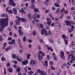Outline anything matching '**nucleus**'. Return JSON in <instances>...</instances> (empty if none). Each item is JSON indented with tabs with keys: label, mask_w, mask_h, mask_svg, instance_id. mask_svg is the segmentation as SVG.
I'll return each mask as SVG.
<instances>
[{
	"label": "nucleus",
	"mask_w": 75,
	"mask_h": 75,
	"mask_svg": "<svg viewBox=\"0 0 75 75\" xmlns=\"http://www.w3.org/2000/svg\"><path fill=\"white\" fill-rule=\"evenodd\" d=\"M8 71L9 72H12L13 71V69L11 67H9L8 68Z\"/></svg>",
	"instance_id": "nucleus-14"
},
{
	"label": "nucleus",
	"mask_w": 75,
	"mask_h": 75,
	"mask_svg": "<svg viewBox=\"0 0 75 75\" xmlns=\"http://www.w3.org/2000/svg\"><path fill=\"white\" fill-rule=\"evenodd\" d=\"M64 13L65 14H68V11H64Z\"/></svg>",
	"instance_id": "nucleus-60"
},
{
	"label": "nucleus",
	"mask_w": 75,
	"mask_h": 75,
	"mask_svg": "<svg viewBox=\"0 0 75 75\" xmlns=\"http://www.w3.org/2000/svg\"><path fill=\"white\" fill-rule=\"evenodd\" d=\"M10 66V63H7L6 64V66L7 67H9Z\"/></svg>",
	"instance_id": "nucleus-48"
},
{
	"label": "nucleus",
	"mask_w": 75,
	"mask_h": 75,
	"mask_svg": "<svg viewBox=\"0 0 75 75\" xmlns=\"http://www.w3.org/2000/svg\"><path fill=\"white\" fill-rule=\"evenodd\" d=\"M45 13H49V11L48 10H46L45 11Z\"/></svg>",
	"instance_id": "nucleus-56"
},
{
	"label": "nucleus",
	"mask_w": 75,
	"mask_h": 75,
	"mask_svg": "<svg viewBox=\"0 0 75 75\" xmlns=\"http://www.w3.org/2000/svg\"><path fill=\"white\" fill-rule=\"evenodd\" d=\"M23 40V41L24 42H25V41H27V40H26V37H25V36H24Z\"/></svg>",
	"instance_id": "nucleus-30"
},
{
	"label": "nucleus",
	"mask_w": 75,
	"mask_h": 75,
	"mask_svg": "<svg viewBox=\"0 0 75 75\" xmlns=\"http://www.w3.org/2000/svg\"><path fill=\"white\" fill-rule=\"evenodd\" d=\"M31 1L32 3H35V0H31Z\"/></svg>",
	"instance_id": "nucleus-63"
},
{
	"label": "nucleus",
	"mask_w": 75,
	"mask_h": 75,
	"mask_svg": "<svg viewBox=\"0 0 75 75\" xmlns=\"http://www.w3.org/2000/svg\"><path fill=\"white\" fill-rule=\"evenodd\" d=\"M47 48L48 50H51V52H53V49L52 48V47H49L47 46Z\"/></svg>",
	"instance_id": "nucleus-20"
},
{
	"label": "nucleus",
	"mask_w": 75,
	"mask_h": 75,
	"mask_svg": "<svg viewBox=\"0 0 75 75\" xmlns=\"http://www.w3.org/2000/svg\"><path fill=\"white\" fill-rule=\"evenodd\" d=\"M8 13H10V14H12L13 13V11L11 10H9V11H8Z\"/></svg>",
	"instance_id": "nucleus-34"
},
{
	"label": "nucleus",
	"mask_w": 75,
	"mask_h": 75,
	"mask_svg": "<svg viewBox=\"0 0 75 75\" xmlns=\"http://www.w3.org/2000/svg\"><path fill=\"white\" fill-rule=\"evenodd\" d=\"M31 61H30V65H32V66L33 65V64H34V65H35V61L33 59H31Z\"/></svg>",
	"instance_id": "nucleus-9"
},
{
	"label": "nucleus",
	"mask_w": 75,
	"mask_h": 75,
	"mask_svg": "<svg viewBox=\"0 0 75 75\" xmlns=\"http://www.w3.org/2000/svg\"><path fill=\"white\" fill-rule=\"evenodd\" d=\"M22 63L23 65H27L28 64V60H25L22 62Z\"/></svg>",
	"instance_id": "nucleus-12"
},
{
	"label": "nucleus",
	"mask_w": 75,
	"mask_h": 75,
	"mask_svg": "<svg viewBox=\"0 0 75 75\" xmlns=\"http://www.w3.org/2000/svg\"><path fill=\"white\" fill-rule=\"evenodd\" d=\"M2 23H3L2 26H8V18H7L6 19L3 18L2 19Z\"/></svg>",
	"instance_id": "nucleus-1"
},
{
	"label": "nucleus",
	"mask_w": 75,
	"mask_h": 75,
	"mask_svg": "<svg viewBox=\"0 0 75 75\" xmlns=\"http://www.w3.org/2000/svg\"><path fill=\"white\" fill-rule=\"evenodd\" d=\"M38 47L39 50H41V46L40 45H38Z\"/></svg>",
	"instance_id": "nucleus-55"
},
{
	"label": "nucleus",
	"mask_w": 75,
	"mask_h": 75,
	"mask_svg": "<svg viewBox=\"0 0 75 75\" xmlns=\"http://www.w3.org/2000/svg\"><path fill=\"white\" fill-rule=\"evenodd\" d=\"M38 59L39 61H41V59L42 58V57L41 55H40V54L39 53L38 56Z\"/></svg>",
	"instance_id": "nucleus-13"
},
{
	"label": "nucleus",
	"mask_w": 75,
	"mask_h": 75,
	"mask_svg": "<svg viewBox=\"0 0 75 75\" xmlns=\"http://www.w3.org/2000/svg\"><path fill=\"white\" fill-rule=\"evenodd\" d=\"M41 33L42 35H44L45 34V35L46 36L48 35L49 34L47 32V31L45 29H42L41 31Z\"/></svg>",
	"instance_id": "nucleus-2"
},
{
	"label": "nucleus",
	"mask_w": 75,
	"mask_h": 75,
	"mask_svg": "<svg viewBox=\"0 0 75 75\" xmlns=\"http://www.w3.org/2000/svg\"><path fill=\"white\" fill-rule=\"evenodd\" d=\"M20 21L18 20H15V23H16V24L17 25H20Z\"/></svg>",
	"instance_id": "nucleus-16"
},
{
	"label": "nucleus",
	"mask_w": 75,
	"mask_h": 75,
	"mask_svg": "<svg viewBox=\"0 0 75 75\" xmlns=\"http://www.w3.org/2000/svg\"><path fill=\"white\" fill-rule=\"evenodd\" d=\"M1 60L2 61H5L6 60V59L4 58V57H2L1 58Z\"/></svg>",
	"instance_id": "nucleus-31"
},
{
	"label": "nucleus",
	"mask_w": 75,
	"mask_h": 75,
	"mask_svg": "<svg viewBox=\"0 0 75 75\" xmlns=\"http://www.w3.org/2000/svg\"><path fill=\"white\" fill-rule=\"evenodd\" d=\"M28 41L29 43H31V42H33V40L31 39H28Z\"/></svg>",
	"instance_id": "nucleus-43"
},
{
	"label": "nucleus",
	"mask_w": 75,
	"mask_h": 75,
	"mask_svg": "<svg viewBox=\"0 0 75 75\" xmlns=\"http://www.w3.org/2000/svg\"><path fill=\"white\" fill-rule=\"evenodd\" d=\"M65 10V9L64 8H63L60 11V12L61 13H62L63 11H64Z\"/></svg>",
	"instance_id": "nucleus-59"
},
{
	"label": "nucleus",
	"mask_w": 75,
	"mask_h": 75,
	"mask_svg": "<svg viewBox=\"0 0 75 75\" xmlns=\"http://www.w3.org/2000/svg\"><path fill=\"white\" fill-rule=\"evenodd\" d=\"M49 41L50 43H53V40H49Z\"/></svg>",
	"instance_id": "nucleus-51"
},
{
	"label": "nucleus",
	"mask_w": 75,
	"mask_h": 75,
	"mask_svg": "<svg viewBox=\"0 0 75 75\" xmlns=\"http://www.w3.org/2000/svg\"><path fill=\"white\" fill-rule=\"evenodd\" d=\"M7 44V43L6 42H5L4 43V47H6V45Z\"/></svg>",
	"instance_id": "nucleus-38"
},
{
	"label": "nucleus",
	"mask_w": 75,
	"mask_h": 75,
	"mask_svg": "<svg viewBox=\"0 0 75 75\" xmlns=\"http://www.w3.org/2000/svg\"><path fill=\"white\" fill-rule=\"evenodd\" d=\"M49 16L50 17H52V14L51 13H49Z\"/></svg>",
	"instance_id": "nucleus-50"
},
{
	"label": "nucleus",
	"mask_w": 75,
	"mask_h": 75,
	"mask_svg": "<svg viewBox=\"0 0 75 75\" xmlns=\"http://www.w3.org/2000/svg\"><path fill=\"white\" fill-rule=\"evenodd\" d=\"M40 28H42V29H44V25H43L42 24V23H41L40 25Z\"/></svg>",
	"instance_id": "nucleus-26"
},
{
	"label": "nucleus",
	"mask_w": 75,
	"mask_h": 75,
	"mask_svg": "<svg viewBox=\"0 0 75 75\" xmlns=\"http://www.w3.org/2000/svg\"><path fill=\"white\" fill-rule=\"evenodd\" d=\"M65 22L66 23V25L67 26H69V25L71 24V23H70L68 20L65 21Z\"/></svg>",
	"instance_id": "nucleus-8"
},
{
	"label": "nucleus",
	"mask_w": 75,
	"mask_h": 75,
	"mask_svg": "<svg viewBox=\"0 0 75 75\" xmlns=\"http://www.w3.org/2000/svg\"><path fill=\"white\" fill-rule=\"evenodd\" d=\"M60 56H61L62 59H64V52L63 51H61V52Z\"/></svg>",
	"instance_id": "nucleus-11"
},
{
	"label": "nucleus",
	"mask_w": 75,
	"mask_h": 75,
	"mask_svg": "<svg viewBox=\"0 0 75 75\" xmlns=\"http://www.w3.org/2000/svg\"><path fill=\"white\" fill-rule=\"evenodd\" d=\"M62 37L64 39H65V38H66V39H67V37L66 35H65L64 34L62 35Z\"/></svg>",
	"instance_id": "nucleus-22"
},
{
	"label": "nucleus",
	"mask_w": 75,
	"mask_h": 75,
	"mask_svg": "<svg viewBox=\"0 0 75 75\" xmlns=\"http://www.w3.org/2000/svg\"><path fill=\"white\" fill-rule=\"evenodd\" d=\"M64 41L65 42V44H66V45H67L68 44V40H66L65 39H64Z\"/></svg>",
	"instance_id": "nucleus-29"
},
{
	"label": "nucleus",
	"mask_w": 75,
	"mask_h": 75,
	"mask_svg": "<svg viewBox=\"0 0 75 75\" xmlns=\"http://www.w3.org/2000/svg\"><path fill=\"white\" fill-rule=\"evenodd\" d=\"M12 10H13V14H14L15 15H16L17 14V8H13L12 9Z\"/></svg>",
	"instance_id": "nucleus-4"
},
{
	"label": "nucleus",
	"mask_w": 75,
	"mask_h": 75,
	"mask_svg": "<svg viewBox=\"0 0 75 75\" xmlns=\"http://www.w3.org/2000/svg\"><path fill=\"white\" fill-rule=\"evenodd\" d=\"M33 17L35 19L38 18H40V16L39 14H38L37 16L35 14H34L33 15Z\"/></svg>",
	"instance_id": "nucleus-7"
},
{
	"label": "nucleus",
	"mask_w": 75,
	"mask_h": 75,
	"mask_svg": "<svg viewBox=\"0 0 75 75\" xmlns=\"http://www.w3.org/2000/svg\"><path fill=\"white\" fill-rule=\"evenodd\" d=\"M73 50H71L70 51L71 53H74L75 52V51H74V48H73Z\"/></svg>",
	"instance_id": "nucleus-49"
},
{
	"label": "nucleus",
	"mask_w": 75,
	"mask_h": 75,
	"mask_svg": "<svg viewBox=\"0 0 75 75\" xmlns=\"http://www.w3.org/2000/svg\"><path fill=\"white\" fill-rule=\"evenodd\" d=\"M3 21L2 20H1V22H0V26H2L3 25Z\"/></svg>",
	"instance_id": "nucleus-44"
},
{
	"label": "nucleus",
	"mask_w": 75,
	"mask_h": 75,
	"mask_svg": "<svg viewBox=\"0 0 75 75\" xmlns=\"http://www.w3.org/2000/svg\"><path fill=\"white\" fill-rule=\"evenodd\" d=\"M39 41L40 42H43V40L42 39H40Z\"/></svg>",
	"instance_id": "nucleus-45"
},
{
	"label": "nucleus",
	"mask_w": 75,
	"mask_h": 75,
	"mask_svg": "<svg viewBox=\"0 0 75 75\" xmlns=\"http://www.w3.org/2000/svg\"><path fill=\"white\" fill-rule=\"evenodd\" d=\"M5 28V26H1L0 27V32L1 33H3L4 31V28Z\"/></svg>",
	"instance_id": "nucleus-5"
},
{
	"label": "nucleus",
	"mask_w": 75,
	"mask_h": 75,
	"mask_svg": "<svg viewBox=\"0 0 75 75\" xmlns=\"http://www.w3.org/2000/svg\"><path fill=\"white\" fill-rule=\"evenodd\" d=\"M18 33L20 36H23V32L21 29L18 30Z\"/></svg>",
	"instance_id": "nucleus-10"
},
{
	"label": "nucleus",
	"mask_w": 75,
	"mask_h": 75,
	"mask_svg": "<svg viewBox=\"0 0 75 75\" xmlns=\"http://www.w3.org/2000/svg\"><path fill=\"white\" fill-rule=\"evenodd\" d=\"M15 40L14 39H13L11 41V44H12V45H13V44L15 43Z\"/></svg>",
	"instance_id": "nucleus-28"
},
{
	"label": "nucleus",
	"mask_w": 75,
	"mask_h": 75,
	"mask_svg": "<svg viewBox=\"0 0 75 75\" xmlns=\"http://www.w3.org/2000/svg\"><path fill=\"white\" fill-rule=\"evenodd\" d=\"M54 5L55 6H56V7H60V5H59L58 3H55L54 4Z\"/></svg>",
	"instance_id": "nucleus-23"
},
{
	"label": "nucleus",
	"mask_w": 75,
	"mask_h": 75,
	"mask_svg": "<svg viewBox=\"0 0 75 75\" xmlns=\"http://www.w3.org/2000/svg\"><path fill=\"white\" fill-rule=\"evenodd\" d=\"M39 11V9L38 8H34V11L35 13H38Z\"/></svg>",
	"instance_id": "nucleus-19"
},
{
	"label": "nucleus",
	"mask_w": 75,
	"mask_h": 75,
	"mask_svg": "<svg viewBox=\"0 0 75 75\" xmlns=\"http://www.w3.org/2000/svg\"><path fill=\"white\" fill-rule=\"evenodd\" d=\"M32 22L33 23V25H35V20H33L32 21Z\"/></svg>",
	"instance_id": "nucleus-46"
},
{
	"label": "nucleus",
	"mask_w": 75,
	"mask_h": 75,
	"mask_svg": "<svg viewBox=\"0 0 75 75\" xmlns=\"http://www.w3.org/2000/svg\"><path fill=\"white\" fill-rule=\"evenodd\" d=\"M12 57L13 58H14V59L16 58L17 57V56H16V55L15 54H12Z\"/></svg>",
	"instance_id": "nucleus-24"
},
{
	"label": "nucleus",
	"mask_w": 75,
	"mask_h": 75,
	"mask_svg": "<svg viewBox=\"0 0 75 75\" xmlns=\"http://www.w3.org/2000/svg\"><path fill=\"white\" fill-rule=\"evenodd\" d=\"M50 67L51 68V69L52 70H55V67H53V66H52V65Z\"/></svg>",
	"instance_id": "nucleus-33"
},
{
	"label": "nucleus",
	"mask_w": 75,
	"mask_h": 75,
	"mask_svg": "<svg viewBox=\"0 0 75 75\" xmlns=\"http://www.w3.org/2000/svg\"><path fill=\"white\" fill-rule=\"evenodd\" d=\"M32 34L33 35H35L36 34V32L35 31H33L32 32Z\"/></svg>",
	"instance_id": "nucleus-35"
},
{
	"label": "nucleus",
	"mask_w": 75,
	"mask_h": 75,
	"mask_svg": "<svg viewBox=\"0 0 75 75\" xmlns=\"http://www.w3.org/2000/svg\"><path fill=\"white\" fill-rule=\"evenodd\" d=\"M42 71H41L40 70V69L37 70V72H38V73H40Z\"/></svg>",
	"instance_id": "nucleus-53"
},
{
	"label": "nucleus",
	"mask_w": 75,
	"mask_h": 75,
	"mask_svg": "<svg viewBox=\"0 0 75 75\" xmlns=\"http://www.w3.org/2000/svg\"><path fill=\"white\" fill-rule=\"evenodd\" d=\"M46 75L44 71H42L40 73V75Z\"/></svg>",
	"instance_id": "nucleus-18"
},
{
	"label": "nucleus",
	"mask_w": 75,
	"mask_h": 75,
	"mask_svg": "<svg viewBox=\"0 0 75 75\" xmlns=\"http://www.w3.org/2000/svg\"><path fill=\"white\" fill-rule=\"evenodd\" d=\"M50 55H47V58L48 60H49V61H50Z\"/></svg>",
	"instance_id": "nucleus-41"
},
{
	"label": "nucleus",
	"mask_w": 75,
	"mask_h": 75,
	"mask_svg": "<svg viewBox=\"0 0 75 75\" xmlns=\"http://www.w3.org/2000/svg\"><path fill=\"white\" fill-rule=\"evenodd\" d=\"M49 64H50V65H52L53 64V62L52 61L50 62Z\"/></svg>",
	"instance_id": "nucleus-58"
},
{
	"label": "nucleus",
	"mask_w": 75,
	"mask_h": 75,
	"mask_svg": "<svg viewBox=\"0 0 75 75\" xmlns=\"http://www.w3.org/2000/svg\"><path fill=\"white\" fill-rule=\"evenodd\" d=\"M16 70L17 72H19V71H20V68L18 66L16 68Z\"/></svg>",
	"instance_id": "nucleus-25"
},
{
	"label": "nucleus",
	"mask_w": 75,
	"mask_h": 75,
	"mask_svg": "<svg viewBox=\"0 0 75 75\" xmlns=\"http://www.w3.org/2000/svg\"><path fill=\"white\" fill-rule=\"evenodd\" d=\"M55 53H53L52 54L53 57L54 58H55Z\"/></svg>",
	"instance_id": "nucleus-52"
},
{
	"label": "nucleus",
	"mask_w": 75,
	"mask_h": 75,
	"mask_svg": "<svg viewBox=\"0 0 75 75\" xmlns=\"http://www.w3.org/2000/svg\"><path fill=\"white\" fill-rule=\"evenodd\" d=\"M21 10L22 11L23 13L25 14H26V13L24 11V9H23V8H21Z\"/></svg>",
	"instance_id": "nucleus-39"
},
{
	"label": "nucleus",
	"mask_w": 75,
	"mask_h": 75,
	"mask_svg": "<svg viewBox=\"0 0 75 75\" xmlns=\"http://www.w3.org/2000/svg\"><path fill=\"white\" fill-rule=\"evenodd\" d=\"M75 8L74 7H72L71 8V10H75Z\"/></svg>",
	"instance_id": "nucleus-61"
},
{
	"label": "nucleus",
	"mask_w": 75,
	"mask_h": 75,
	"mask_svg": "<svg viewBox=\"0 0 75 75\" xmlns=\"http://www.w3.org/2000/svg\"><path fill=\"white\" fill-rule=\"evenodd\" d=\"M16 18L19 21H21V18L19 16H16Z\"/></svg>",
	"instance_id": "nucleus-27"
},
{
	"label": "nucleus",
	"mask_w": 75,
	"mask_h": 75,
	"mask_svg": "<svg viewBox=\"0 0 75 75\" xmlns=\"http://www.w3.org/2000/svg\"><path fill=\"white\" fill-rule=\"evenodd\" d=\"M21 20L22 22H24V23L27 21V20L25 18H22Z\"/></svg>",
	"instance_id": "nucleus-15"
},
{
	"label": "nucleus",
	"mask_w": 75,
	"mask_h": 75,
	"mask_svg": "<svg viewBox=\"0 0 75 75\" xmlns=\"http://www.w3.org/2000/svg\"><path fill=\"white\" fill-rule=\"evenodd\" d=\"M8 4L9 6H12L13 7H14V6H16V4L14 1L11 2H9L8 3Z\"/></svg>",
	"instance_id": "nucleus-6"
},
{
	"label": "nucleus",
	"mask_w": 75,
	"mask_h": 75,
	"mask_svg": "<svg viewBox=\"0 0 75 75\" xmlns=\"http://www.w3.org/2000/svg\"><path fill=\"white\" fill-rule=\"evenodd\" d=\"M36 25H39V22H36Z\"/></svg>",
	"instance_id": "nucleus-64"
},
{
	"label": "nucleus",
	"mask_w": 75,
	"mask_h": 75,
	"mask_svg": "<svg viewBox=\"0 0 75 75\" xmlns=\"http://www.w3.org/2000/svg\"><path fill=\"white\" fill-rule=\"evenodd\" d=\"M32 9H33L35 8V6L33 5H32L30 7Z\"/></svg>",
	"instance_id": "nucleus-36"
},
{
	"label": "nucleus",
	"mask_w": 75,
	"mask_h": 75,
	"mask_svg": "<svg viewBox=\"0 0 75 75\" xmlns=\"http://www.w3.org/2000/svg\"><path fill=\"white\" fill-rule=\"evenodd\" d=\"M3 40V38L2 37V36L1 35H0V41L1 42Z\"/></svg>",
	"instance_id": "nucleus-42"
},
{
	"label": "nucleus",
	"mask_w": 75,
	"mask_h": 75,
	"mask_svg": "<svg viewBox=\"0 0 75 75\" xmlns=\"http://www.w3.org/2000/svg\"><path fill=\"white\" fill-rule=\"evenodd\" d=\"M28 46L29 48H31V44H29Z\"/></svg>",
	"instance_id": "nucleus-62"
},
{
	"label": "nucleus",
	"mask_w": 75,
	"mask_h": 75,
	"mask_svg": "<svg viewBox=\"0 0 75 75\" xmlns=\"http://www.w3.org/2000/svg\"><path fill=\"white\" fill-rule=\"evenodd\" d=\"M8 39L9 41H10V40H12V38L11 37H9L8 38Z\"/></svg>",
	"instance_id": "nucleus-47"
},
{
	"label": "nucleus",
	"mask_w": 75,
	"mask_h": 75,
	"mask_svg": "<svg viewBox=\"0 0 75 75\" xmlns=\"http://www.w3.org/2000/svg\"><path fill=\"white\" fill-rule=\"evenodd\" d=\"M45 63L46 67H48V61L46 60L45 62Z\"/></svg>",
	"instance_id": "nucleus-32"
},
{
	"label": "nucleus",
	"mask_w": 75,
	"mask_h": 75,
	"mask_svg": "<svg viewBox=\"0 0 75 75\" xmlns=\"http://www.w3.org/2000/svg\"><path fill=\"white\" fill-rule=\"evenodd\" d=\"M6 16V14L5 13H3L1 15V17H4Z\"/></svg>",
	"instance_id": "nucleus-40"
},
{
	"label": "nucleus",
	"mask_w": 75,
	"mask_h": 75,
	"mask_svg": "<svg viewBox=\"0 0 75 75\" xmlns=\"http://www.w3.org/2000/svg\"><path fill=\"white\" fill-rule=\"evenodd\" d=\"M12 48L11 46H10L7 47L5 49L6 51H7L8 50H10Z\"/></svg>",
	"instance_id": "nucleus-17"
},
{
	"label": "nucleus",
	"mask_w": 75,
	"mask_h": 75,
	"mask_svg": "<svg viewBox=\"0 0 75 75\" xmlns=\"http://www.w3.org/2000/svg\"><path fill=\"white\" fill-rule=\"evenodd\" d=\"M30 57H31V54H28L27 56V58L28 59H30Z\"/></svg>",
	"instance_id": "nucleus-21"
},
{
	"label": "nucleus",
	"mask_w": 75,
	"mask_h": 75,
	"mask_svg": "<svg viewBox=\"0 0 75 75\" xmlns=\"http://www.w3.org/2000/svg\"><path fill=\"white\" fill-rule=\"evenodd\" d=\"M28 18H30V19H31V14L30 13L28 14Z\"/></svg>",
	"instance_id": "nucleus-37"
},
{
	"label": "nucleus",
	"mask_w": 75,
	"mask_h": 75,
	"mask_svg": "<svg viewBox=\"0 0 75 75\" xmlns=\"http://www.w3.org/2000/svg\"><path fill=\"white\" fill-rule=\"evenodd\" d=\"M67 18L68 20H69L70 19H71V17L69 16H67Z\"/></svg>",
	"instance_id": "nucleus-57"
},
{
	"label": "nucleus",
	"mask_w": 75,
	"mask_h": 75,
	"mask_svg": "<svg viewBox=\"0 0 75 75\" xmlns=\"http://www.w3.org/2000/svg\"><path fill=\"white\" fill-rule=\"evenodd\" d=\"M52 23V21H51V20L49 18H47V24L49 26L51 25V24Z\"/></svg>",
	"instance_id": "nucleus-3"
},
{
	"label": "nucleus",
	"mask_w": 75,
	"mask_h": 75,
	"mask_svg": "<svg viewBox=\"0 0 75 75\" xmlns=\"http://www.w3.org/2000/svg\"><path fill=\"white\" fill-rule=\"evenodd\" d=\"M54 24H55V23H53L51 25V27H52V26H54Z\"/></svg>",
	"instance_id": "nucleus-54"
}]
</instances>
